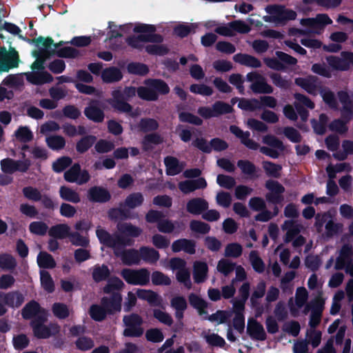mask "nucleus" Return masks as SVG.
I'll use <instances>...</instances> for the list:
<instances>
[{
	"label": "nucleus",
	"mask_w": 353,
	"mask_h": 353,
	"mask_svg": "<svg viewBox=\"0 0 353 353\" xmlns=\"http://www.w3.org/2000/svg\"><path fill=\"white\" fill-rule=\"evenodd\" d=\"M137 94V88L134 86H126L123 90L119 89L112 92V98L108 100V103L117 112L129 114L134 117L136 114L132 112V106L128 103Z\"/></svg>",
	"instance_id": "f257e3e1"
},
{
	"label": "nucleus",
	"mask_w": 353,
	"mask_h": 353,
	"mask_svg": "<svg viewBox=\"0 0 353 353\" xmlns=\"http://www.w3.org/2000/svg\"><path fill=\"white\" fill-rule=\"evenodd\" d=\"M19 39L29 43H34L37 47H39L40 44L43 46V48H40L39 50H34L32 52V56L36 58V60L31 65V68L33 71L36 70H43L44 69L45 61L52 55L50 52V48L52 44H53V39L49 37L44 38L42 36L32 39L23 36H19Z\"/></svg>",
	"instance_id": "f03ea898"
},
{
	"label": "nucleus",
	"mask_w": 353,
	"mask_h": 353,
	"mask_svg": "<svg viewBox=\"0 0 353 353\" xmlns=\"http://www.w3.org/2000/svg\"><path fill=\"white\" fill-rule=\"evenodd\" d=\"M96 235L100 242L105 247L117 250H122L125 246H131L134 241L129 238L121 236L118 233L111 234L105 229L98 227L96 230Z\"/></svg>",
	"instance_id": "7ed1b4c3"
},
{
	"label": "nucleus",
	"mask_w": 353,
	"mask_h": 353,
	"mask_svg": "<svg viewBox=\"0 0 353 353\" xmlns=\"http://www.w3.org/2000/svg\"><path fill=\"white\" fill-rule=\"evenodd\" d=\"M123 323L125 328L123 335L125 337L139 338L144 332L142 327L143 323V318L137 313H131L123 317Z\"/></svg>",
	"instance_id": "20e7f679"
},
{
	"label": "nucleus",
	"mask_w": 353,
	"mask_h": 353,
	"mask_svg": "<svg viewBox=\"0 0 353 353\" xmlns=\"http://www.w3.org/2000/svg\"><path fill=\"white\" fill-rule=\"evenodd\" d=\"M192 145L205 154L211 153L212 150L216 152H222L229 147L225 140L218 137L212 139L209 143L203 137L196 138L192 142Z\"/></svg>",
	"instance_id": "39448f33"
},
{
	"label": "nucleus",
	"mask_w": 353,
	"mask_h": 353,
	"mask_svg": "<svg viewBox=\"0 0 353 353\" xmlns=\"http://www.w3.org/2000/svg\"><path fill=\"white\" fill-rule=\"evenodd\" d=\"M121 276L128 283L134 285H146L150 282V272L146 268L139 270L123 269Z\"/></svg>",
	"instance_id": "423d86ee"
},
{
	"label": "nucleus",
	"mask_w": 353,
	"mask_h": 353,
	"mask_svg": "<svg viewBox=\"0 0 353 353\" xmlns=\"http://www.w3.org/2000/svg\"><path fill=\"white\" fill-rule=\"evenodd\" d=\"M63 179L68 183H76L81 185L90 181V175L87 170L81 169L79 163H75L64 172Z\"/></svg>",
	"instance_id": "0eeeda50"
},
{
	"label": "nucleus",
	"mask_w": 353,
	"mask_h": 353,
	"mask_svg": "<svg viewBox=\"0 0 353 353\" xmlns=\"http://www.w3.org/2000/svg\"><path fill=\"white\" fill-rule=\"evenodd\" d=\"M265 11L272 16V20L278 23L285 24L288 21L294 20L296 12L291 9H286L283 6L272 5L265 8Z\"/></svg>",
	"instance_id": "6e6552de"
},
{
	"label": "nucleus",
	"mask_w": 353,
	"mask_h": 353,
	"mask_svg": "<svg viewBox=\"0 0 353 353\" xmlns=\"http://www.w3.org/2000/svg\"><path fill=\"white\" fill-rule=\"evenodd\" d=\"M265 187L270 191L265 195V199L268 203L277 205L283 201L284 196L283 194L285 189L279 181L269 179L265 182Z\"/></svg>",
	"instance_id": "1a4fd4ad"
},
{
	"label": "nucleus",
	"mask_w": 353,
	"mask_h": 353,
	"mask_svg": "<svg viewBox=\"0 0 353 353\" xmlns=\"http://www.w3.org/2000/svg\"><path fill=\"white\" fill-rule=\"evenodd\" d=\"M47 318L45 315H40L30 321V326L32 329L34 336L39 339H48L52 335L50 327L44 325Z\"/></svg>",
	"instance_id": "9d476101"
},
{
	"label": "nucleus",
	"mask_w": 353,
	"mask_h": 353,
	"mask_svg": "<svg viewBox=\"0 0 353 353\" xmlns=\"http://www.w3.org/2000/svg\"><path fill=\"white\" fill-rule=\"evenodd\" d=\"M83 113L88 119L94 123H101L105 118L104 111L101 108V102L97 99H92L89 102Z\"/></svg>",
	"instance_id": "9b49d317"
},
{
	"label": "nucleus",
	"mask_w": 353,
	"mask_h": 353,
	"mask_svg": "<svg viewBox=\"0 0 353 353\" xmlns=\"http://www.w3.org/2000/svg\"><path fill=\"white\" fill-rule=\"evenodd\" d=\"M122 296L120 292H112L110 297L103 296L101 303L108 314H114L121 310Z\"/></svg>",
	"instance_id": "f8f14e48"
},
{
	"label": "nucleus",
	"mask_w": 353,
	"mask_h": 353,
	"mask_svg": "<svg viewBox=\"0 0 353 353\" xmlns=\"http://www.w3.org/2000/svg\"><path fill=\"white\" fill-rule=\"evenodd\" d=\"M115 256L120 257L124 265L131 266L139 265L141 262L139 250L130 248L128 250H117L114 252Z\"/></svg>",
	"instance_id": "ddd939ff"
},
{
	"label": "nucleus",
	"mask_w": 353,
	"mask_h": 353,
	"mask_svg": "<svg viewBox=\"0 0 353 353\" xmlns=\"http://www.w3.org/2000/svg\"><path fill=\"white\" fill-rule=\"evenodd\" d=\"M230 132L236 137L239 138L241 143L250 150H256L259 148V144L255 141L250 139V133L249 131H243L239 126L231 125Z\"/></svg>",
	"instance_id": "4468645a"
},
{
	"label": "nucleus",
	"mask_w": 353,
	"mask_h": 353,
	"mask_svg": "<svg viewBox=\"0 0 353 353\" xmlns=\"http://www.w3.org/2000/svg\"><path fill=\"white\" fill-rule=\"evenodd\" d=\"M88 198L91 202L104 203L111 199V194L105 188L93 186L88 191Z\"/></svg>",
	"instance_id": "2eb2a0df"
},
{
	"label": "nucleus",
	"mask_w": 353,
	"mask_h": 353,
	"mask_svg": "<svg viewBox=\"0 0 353 353\" xmlns=\"http://www.w3.org/2000/svg\"><path fill=\"white\" fill-rule=\"evenodd\" d=\"M19 61L18 52L14 48L10 47L3 60L0 61V72H8L10 69L17 68Z\"/></svg>",
	"instance_id": "dca6fc26"
},
{
	"label": "nucleus",
	"mask_w": 353,
	"mask_h": 353,
	"mask_svg": "<svg viewBox=\"0 0 353 353\" xmlns=\"http://www.w3.org/2000/svg\"><path fill=\"white\" fill-rule=\"evenodd\" d=\"M0 298L6 306L12 308L19 307L24 302V296L19 291H12L7 293L0 291Z\"/></svg>",
	"instance_id": "f3484780"
},
{
	"label": "nucleus",
	"mask_w": 353,
	"mask_h": 353,
	"mask_svg": "<svg viewBox=\"0 0 353 353\" xmlns=\"http://www.w3.org/2000/svg\"><path fill=\"white\" fill-rule=\"evenodd\" d=\"M247 333L252 339L256 341H265L267 338L263 325L254 319L248 320Z\"/></svg>",
	"instance_id": "a211bd4d"
},
{
	"label": "nucleus",
	"mask_w": 353,
	"mask_h": 353,
	"mask_svg": "<svg viewBox=\"0 0 353 353\" xmlns=\"http://www.w3.org/2000/svg\"><path fill=\"white\" fill-rule=\"evenodd\" d=\"M209 208L208 202L200 197L190 199L186 204V210L194 215L202 214Z\"/></svg>",
	"instance_id": "6ab92c4d"
},
{
	"label": "nucleus",
	"mask_w": 353,
	"mask_h": 353,
	"mask_svg": "<svg viewBox=\"0 0 353 353\" xmlns=\"http://www.w3.org/2000/svg\"><path fill=\"white\" fill-rule=\"evenodd\" d=\"M207 185V182L204 178H198L180 182L179 188L183 193L189 194L196 190L204 189Z\"/></svg>",
	"instance_id": "aec40b11"
},
{
	"label": "nucleus",
	"mask_w": 353,
	"mask_h": 353,
	"mask_svg": "<svg viewBox=\"0 0 353 353\" xmlns=\"http://www.w3.org/2000/svg\"><path fill=\"white\" fill-rule=\"evenodd\" d=\"M117 228L121 236L127 238H137L143 232L141 228L136 226L131 223L128 222H119L117 225Z\"/></svg>",
	"instance_id": "412c9836"
},
{
	"label": "nucleus",
	"mask_w": 353,
	"mask_h": 353,
	"mask_svg": "<svg viewBox=\"0 0 353 353\" xmlns=\"http://www.w3.org/2000/svg\"><path fill=\"white\" fill-rule=\"evenodd\" d=\"M295 84L305 90L308 94H315L317 90L318 77L309 75L307 77H298L295 79Z\"/></svg>",
	"instance_id": "4be33fe9"
},
{
	"label": "nucleus",
	"mask_w": 353,
	"mask_h": 353,
	"mask_svg": "<svg viewBox=\"0 0 353 353\" xmlns=\"http://www.w3.org/2000/svg\"><path fill=\"white\" fill-rule=\"evenodd\" d=\"M172 250L175 253L184 251L189 254H194L196 252V243L192 239H177L172 243Z\"/></svg>",
	"instance_id": "5701e85b"
},
{
	"label": "nucleus",
	"mask_w": 353,
	"mask_h": 353,
	"mask_svg": "<svg viewBox=\"0 0 353 353\" xmlns=\"http://www.w3.org/2000/svg\"><path fill=\"white\" fill-rule=\"evenodd\" d=\"M137 296L140 299L147 301L150 306L159 307L162 305L161 296L151 290L139 289Z\"/></svg>",
	"instance_id": "b1692460"
},
{
	"label": "nucleus",
	"mask_w": 353,
	"mask_h": 353,
	"mask_svg": "<svg viewBox=\"0 0 353 353\" xmlns=\"http://www.w3.org/2000/svg\"><path fill=\"white\" fill-rule=\"evenodd\" d=\"M164 164L165 166V172L168 176H175L180 174L183 168L184 164L179 160L172 156H167L164 158Z\"/></svg>",
	"instance_id": "393cba45"
},
{
	"label": "nucleus",
	"mask_w": 353,
	"mask_h": 353,
	"mask_svg": "<svg viewBox=\"0 0 353 353\" xmlns=\"http://www.w3.org/2000/svg\"><path fill=\"white\" fill-rule=\"evenodd\" d=\"M208 264L204 261H196L193 264V279L196 283H204L208 274Z\"/></svg>",
	"instance_id": "a878e982"
},
{
	"label": "nucleus",
	"mask_w": 353,
	"mask_h": 353,
	"mask_svg": "<svg viewBox=\"0 0 353 353\" xmlns=\"http://www.w3.org/2000/svg\"><path fill=\"white\" fill-rule=\"evenodd\" d=\"M123 74L120 69L115 66L105 68L101 73V77L103 83H112L120 81L123 79Z\"/></svg>",
	"instance_id": "bb28decb"
},
{
	"label": "nucleus",
	"mask_w": 353,
	"mask_h": 353,
	"mask_svg": "<svg viewBox=\"0 0 353 353\" xmlns=\"http://www.w3.org/2000/svg\"><path fill=\"white\" fill-rule=\"evenodd\" d=\"M163 142V137L157 132L145 134L141 141L143 152H150L154 149L153 145H159Z\"/></svg>",
	"instance_id": "cd10ccee"
},
{
	"label": "nucleus",
	"mask_w": 353,
	"mask_h": 353,
	"mask_svg": "<svg viewBox=\"0 0 353 353\" xmlns=\"http://www.w3.org/2000/svg\"><path fill=\"white\" fill-rule=\"evenodd\" d=\"M39 303L34 300L29 301L21 310L22 317L26 320L34 319L38 316L41 315L42 312Z\"/></svg>",
	"instance_id": "c85d7f7f"
},
{
	"label": "nucleus",
	"mask_w": 353,
	"mask_h": 353,
	"mask_svg": "<svg viewBox=\"0 0 353 353\" xmlns=\"http://www.w3.org/2000/svg\"><path fill=\"white\" fill-rule=\"evenodd\" d=\"M108 214L109 219L114 221L118 220L125 221L132 218L130 210L127 207L121 206V203L118 208H110L108 212Z\"/></svg>",
	"instance_id": "c756f323"
},
{
	"label": "nucleus",
	"mask_w": 353,
	"mask_h": 353,
	"mask_svg": "<svg viewBox=\"0 0 353 353\" xmlns=\"http://www.w3.org/2000/svg\"><path fill=\"white\" fill-rule=\"evenodd\" d=\"M97 140V137L92 134L82 137L76 143V151L80 154L85 153L94 145Z\"/></svg>",
	"instance_id": "7c9ffc66"
},
{
	"label": "nucleus",
	"mask_w": 353,
	"mask_h": 353,
	"mask_svg": "<svg viewBox=\"0 0 353 353\" xmlns=\"http://www.w3.org/2000/svg\"><path fill=\"white\" fill-rule=\"evenodd\" d=\"M233 60L236 63H239L243 65L254 68H258L261 66V62L259 59L248 54H236L233 57Z\"/></svg>",
	"instance_id": "2f4dec72"
},
{
	"label": "nucleus",
	"mask_w": 353,
	"mask_h": 353,
	"mask_svg": "<svg viewBox=\"0 0 353 353\" xmlns=\"http://www.w3.org/2000/svg\"><path fill=\"white\" fill-rule=\"evenodd\" d=\"M188 301L190 305L197 310L200 316L208 314L206 309L208 307V303L199 295L190 293L188 295Z\"/></svg>",
	"instance_id": "473e14b6"
},
{
	"label": "nucleus",
	"mask_w": 353,
	"mask_h": 353,
	"mask_svg": "<svg viewBox=\"0 0 353 353\" xmlns=\"http://www.w3.org/2000/svg\"><path fill=\"white\" fill-rule=\"evenodd\" d=\"M59 194L60 198L66 202L78 203L81 201L79 194L68 186H61L59 188Z\"/></svg>",
	"instance_id": "72a5a7b5"
},
{
	"label": "nucleus",
	"mask_w": 353,
	"mask_h": 353,
	"mask_svg": "<svg viewBox=\"0 0 353 353\" xmlns=\"http://www.w3.org/2000/svg\"><path fill=\"white\" fill-rule=\"evenodd\" d=\"M144 196L141 192H132L128 195L121 205L127 207L128 209H134L143 205Z\"/></svg>",
	"instance_id": "f704fd0d"
},
{
	"label": "nucleus",
	"mask_w": 353,
	"mask_h": 353,
	"mask_svg": "<svg viewBox=\"0 0 353 353\" xmlns=\"http://www.w3.org/2000/svg\"><path fill=\"white\" fill-rule=\"evenodd\" d=\"M139 252L141 260L142 259L148 263H155L160 258L159 252L153 248L148 246H141L139 248Z\"/></svg>",
	"instance_id": "c9c22d12"
},
{
	"label": "nucleus",
	"mask_w": 353,
	"mask_h": 353,
	"mask_svg": "<svg viewBox=\"0 0 353 353\" xmlns=\"http://www.w3.org/2000/svg\"><path fill=\"white\" fill-rule=\"evenodd\" d=\"M110 270L107 265L102 264L100 265L97 264L93 267L92 277L96 283L106 281L110 278Z\"/></svg>",
	"instance_id": "e433bc0d"
},
{
	"label": "nucleus",
	"mask_w": 353,
	"mask_h": 353,
	"mask_svg": "<svg viewBox=\"0 0 353 353\" xmlns=\"http://www.w3.org/2000/svg\"><path fill=\"white\" fill-rule=\"evenodd\" d=\"M70 227L65 223L57 224L48 230V235L54 239H64L70 235Z\"/></svg>",
	"instance_id": "4c0bfd02"
},
{
	"label": "nucleus",
	"mask_w": 353,
	"mask_h": 353,
	"mask_svg": "<svg viewBox=\"0 0 353 353\" xmlns=\"http://www.w3.org/2000/svg\"><path fill=\"white\" fill-rule=\"evenodd\" d=\"M136 128L139 132L148 133L157 130L159 128V124L154 119L141 118Z\"/></svg>",
	"instance_id": "58836bf2"
},
{
	"label": "nucleus",
	"mask_w": 353,
	"mask_h": 353,
	"mask_svg": "<svg viewBox=\"0 0 353 353\" xmlns=\"http://www.w3.org/2000/svg\"><path fill=\"white\" fill-rule=\"evenodd\" d=\"M250 89L254 94H272L273 87L268 84L265 78L263 76L258 81H255L250 85Z\"/></svg>",
	"instance_id": "ea45409f"
},
{
	"label": "nucleus",
	"mask_w": 353,
	"mask_h": 353,
	"mask_svg": "<svg viewBox=\"0 0 353 353\" xmlns=\"http://www.w3.org/2000/svg\"><path fill=\"white\" fill-rule=\"evenodd\" d=\"M148 86H151L152 90L159 94L165 95L170 92V87L162 79H150L145 81Z\"/></svg>",
	"instance_id": "a19ab883"
},
{
	"label": "nucleus",
	"mask_w": 353,
	"mask_h": 353,
	"mask_svg": "<svg viewBox=\"0 0 353 353\" xmlns=\"http://www.w3.org/2000/svg\"><path fill=\"white\" fill-rule=\"evenodd\" d=\"M37 264L40 268L53 269L56 267V262L53 256L44 251H41L37 256Z\"/></svg>",
	"instance_id": "79ce46f5"
},
{
	"label": "nucleus",
	"mask_w": 353,
	"mask_h": 353,
	"mask_svg": "<svg viewBox=\"0 0 353 353\" xmlns=\"http://www.w3.org/2000/svg\"><path fill=\"white\" fill-rule=\"evenodd\" d=\"M89 314L94 321L101 322L106 319L108 314L101 304H92L90 307Z\"/></svg>",
	"instance_id": "37998d69"
},
{
	"label": "nucleus",
	"mask_w": 353,
	"mask_h": 353,
	"mask_svg": "<svg viewBox=\"0 0 353 353\" xmlns=\"http://www.w3.org/2000/svg\"><path fill=\"white\" fill-rule=\"evenodd\" d=\"M263 168L267 176L279 179L281 175L282 166L272 161H265L263 162Z\"/></svg>",
	"instance_id": "c03bdc74"
},
{
	"label": "nucleus",
	"mask_w": 353,
	"mask_h": 353,
	"mask_svg": "<svg viewBox=\"0 0 353 353\" xmlns=\"http://www.w3.org/2000/svg\"><path fill=\"white\" fill-rule=\"evenodd\" d=\"M50 52L52 55L56 54L60 58H70L74 59L80 55L79 51L72 47H63L55 50L50 48Z\"/></svg>",
	"instance_id": "a18cd8bd"
},
{
	"label": "nucleus",
	"mask_w": 353,
	"mask_h": 353,
	"mask_svg": "<svg viewBox=\"0 0 353 353\" xmlns=\"http://www.w3.org/2000/svg\"><path fill=\"white\" fill-rule=\"evenodd\" d=\"M238 108L246 111L254 112L256 110L261 109V104L257 99H240L238 103Z\"/></svg>",
	"instance_id": "49530a36"
},
{
	"label": "nucleus",
	"mask_w": 353,
	"mask_h": 353,
	"mask_svg": "<svg viewBox=\"0 0 353 353\" xmlns=\"http://www.w3.org/2000/svg\"><path fill=\"white\" fill-rule=\"evenodd\" d=\"M137 95L140 99L148 101H155L158 100V94L152 90L151 86L138 87Z\"/></svg>",
	"instance_id": "de8ad7c7"
},
{
	"label": "nucleus",
	"mask_w": 353,
	"mask_h": 353,
	"mask_svg": "<svg viewBox=\"0 0 353 353\" xmlns=\"http://www.w3.org/2000/svg\"><path fill=\"white\" fill-rule=\"evenodd\" d=\"M314 23L321 26H325L332 24V20L327 14H319L315 19L308 18L301 20L303 25L312 26Z\"/></svg>",
	"instance_id": "09e8293b"
},
{
	"label": "nucleus",
	"mask_w": 353,
	"mask_h": 353,
	"mask_svg": "<svg viewBox=\"0 0 353 353\" xmlns=\"http://www.w3.org/2000/svg\"><path fill=\"white\" fill-rule=\"evenodd\" d=\"M127 70L129 74L139 76H145L149 72V68L145 63L139 62H131L127 65Z\"/></svg>",
	"instance_id": "8fccbe9b"
},
{
	"label": "nucleus",
	"mask_w": 353,
	"mask_h": 353,
	"mask_svg": "<svg viewBox=\"0 0 353 353\" xmlns=\"http://www.w3.org/2000/svg\"><path fill=\"white\" fill-rule=\"evenodd\" d=\"M124 287L121 279L117 276L108 279V283L103 287V291L105 294H112L114 290H121Z\"/></svg>",
	"instance_id": "3c124183"
},
{
	"label": "nucleus",
	"mask_w": 353,
	"mask_h": 353,
	"mask_svg": "<svg viewBox=\"0 0 353 353\" xmlns=\"http://www.w3.org/2000/svg\"><path fill=\"white\" fill-rule=\"evenodd\" d=\"M40 280L42 288L48 293L54 291V283L50 274L46 270L40 272Z\"/></svg>",
	"instance_id": "603ef678"
},
{
	"label": "nucleus",
	"mask_w": 353,
	"mask_h": 353,
	"mask_svg": "<svg viewBox=\"0 0 353 353\" xmlns=\"http://www.w3.org/2000/svg\"><path fill=\"white\" fill-rule=\"evenodd\" d=\"M72 163V160L70 157L63 156L58 158L52 163V170L56 173H61Z\"/></svg>",
	"instance_id": "864d4df0"
},
{
	"label": "nucleus",
	"mask_w": 353,
	"mask_h": 353,
	"mask_svg": "<svg viewBox=\"0 0 353 353\" xmlns=\"http://www.w3.org/2000/svg\"><path fill=\"white\" fill-rule=\"evenodd\" d=\"M214 114L215 117H218L221 115L232 113L234 111V108L230 104L221 101H217L212 105Z\"/></svg>",
	"instance_id": "5fc2aeb1"
},
{
	"label": "nucleus",
	"mask_w": 353,
	"mask_h": 353,
	"mask_svg": "<svg viewBox=\"0 0 353 353\" xmlns=\"http://www.w3.org/2000/svg\"><path fill=\"white\" fill-rule=\"evenodd\" d=\"M47 145L53 150H60L65 145V139L60 135H52L46 138Z\"/></svg>",
	"instance_id": "6e6d98bb"
},
{
	"label": "nucleus",
	"mask_w": 353,
	"mask_h": 353,
	"mask_svg": "<svg viewBox=\"0 0 353 353\" xmlns=\"http://www.w3.org/2000/svg\"><path fill=\"white\" fill-rule=\"evenodd\" d=\"M14 136L21 143H28L33 139V134L28 126H19L14 132Z\"/></svg>",
	"instance_id": "4d7b16f0"
},
{
	"label": "nucleus",
	"mask_w": 353,
	"mask_h": 353,
	"mask_svg": "<svg viewBox=\"0 0 353 353\" xmlns=\"http://www.w3.org/2000/svg\"><path fill=\"white\" fill-rule=\"evenodd\" d=\"M249 258L254 271L258 273H263L265 270V263L262 259L259 256L257 251H251Z\"/></svg>",
	"instance_id": "13d9d810"
},
{
	"label": "nucleus",
	"mask_w": 353,
	"mask_h": 353,
	"mask_svg": "<svg viewBox=\"0 0 353 353\" xmlns=\"http://www.w3.org/2000/svg\"><path fill=\"white\" fill-rule=\"evenodd\" d=\"M17 266L16 259L10 254H0V268L3 270H12Z\"/></svg>",
	"instance_id": "bf43d9fd"
},
{
	"label": "nucleus",
	"mask_w": 353,
	"mask_h": 353,
	"mask_svg": "<svg viewBox=\"0 0 353 353\" xmlns=\"http://www.w3.org/2000/svg\"><path fill=\"white\" fill-rule=\"evenodd\" d=\"M270 77L273 84L281 89H289L292 85L290 79L283 77L279 73H272L270 74Z\"/></svg>",
	"instance_id": "052dcab7"
},
{
	"label": "nucleus",
	"mask_w": 353,
	"mask_h": 353,
	"mask_svg": "<svg viewBox=\"0 0 353 353\" xmlns=\"http://www.w3.org/2000/svg\"><path fill=\"white\" fill-rule=\"evenodd\" d=\"M151 280L154 285H170L172 283V281L168 275L158 270L152 273Z\"/></svg>",
	"instance_id": "680f3d73"
},
{
	"label": "nucleus",
	"mask_w": 353,
	"mask_h": 353,
	"mask_svg": "<svg viewBox=\"0 0 353 353\" xmlns=\"http://www.w3.org/2000/svg\"><path fill=\"white\" fill-rule=\"evenodd\" d=\"M74 343L76 348L83 352L90 350L94 346L93 339L85 336H79Z\"/></svg>",
	"instance_id": "e2e57ef3"
},
{
	"label": "nucleus",
	"mask_w": 353,
	"mask_h": 353,
	"mask_svg": "<svg viewBox=\"0 0 353 353\" xmlns=\"http://www.w3.org/2000/svg\"><path fill=\"white\" fill-rule=\"evenodd\" d=\"M22 193L23 196L30 201L37 202L42 199L41 192L37 188L32 186L24 187L22 189Z\"/></svg>",
	"instance_id": "0e129e2a"
},
{
	"label": "nucleus",
	"mask_w": 353,
	"mask_h": 353,
	"mask_svg": "<svg viewBox=\"0 0 353 353\" xmlns=\"http://www.w3.org/2000/svg\"><path fill=\"white\" fill-rule=\"evenodd\" d=\"M68 237L70 238L71 243L75 246L86 248L90 244V240L88 237L82 236L78 232H70V235Z\"/></svg>",
	"instance_id": "69168bd1"
},
{
	"label": "nucleus",
	"mask_w": 353,
	"mask_h": 353,
	"mask_svg": "<svg viewBox=\"0 0 353 353\" xmlns=\"http://www.w3.org/2000/svg\"><path fill=\"white\" fill-rule=\"evenodd\" d=\"M176 279L178 282L182 283L188 290L192 288V283L190 279V272L188 268L181 270L176 272Z\"/></svg>",
	"instance_id": "338daca9"
},
{
	"label": "nucleus",
	"mask_w": 353,
	"mask_h": 353,
	"mask_svg": "<svg viewBox=\"0 0 353 353\" xmlns=\"http://www.w3.org/2000/svg\"><path fill=\"white\" fill-rule=\"evenodd\" d=\"M48 230V225L43 221H33L29 225V231L33 234L44 236Z\"/></svg>",
	"instance_id": "774afa93"
}]
</instances>
